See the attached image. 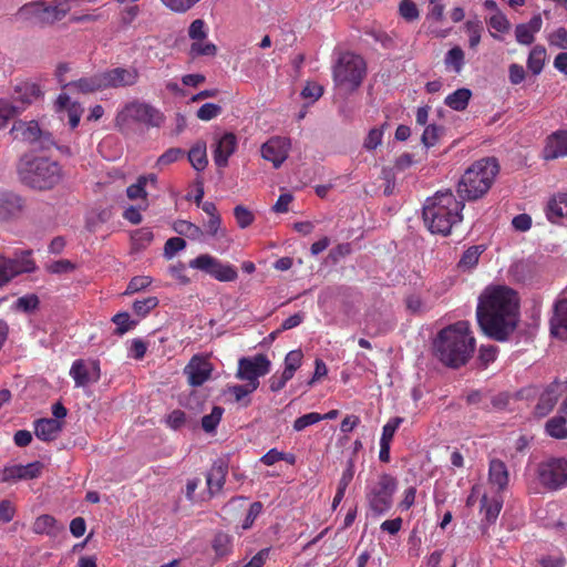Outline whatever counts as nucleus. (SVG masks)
Here are the masks:
<instances>
[{"label": "nucleus", "mask_w": 567, "mask_h": 567, "mask_svg": "<svg viewBox=\"0 0 567 567\" xmlns=\"http://www.w3.org/2000/svg\"><path fill=\"white\" fill-rule=\"evenodd\" d=\"M477 321L483 332L496 340L506 341L518 322V297L507 287L486 289L480 297L476 310Z\"/></svg>", "instance_id": "obj_1"}, {"label": "nucleus", "mask_w": 567, "mask_h": 567, "mask_svg": "<svg viewBox=\"0 0 567 567\" xmlns=\"http://www.w3.org/2000/svg\"><path fill=\"white\" fill-rule=\"evenodd\" d=\"M475 338L467 321H457L443 328L433 341L434 355L446 367L465 365L475 350Z\"/></svg>", "instance_id": "obj_2"}, {"label": "nucleus", "mask_w": 567, "mask_h": 567, "mask_svg": "<svg viewBox=\"0 0 567 567\" xmlns=\"http://www.w3.org/2000/svg\"><path fill=\"white\" fill-rule=\"evenodd\" d=\"M464 200H457L451 190L437 192L423 206V220L432 234L447 236L463 219Z\"/></svg>", "instance_id": "obj_3"}, {"label": "nucleus", "mask_w": 567, "mask_h": 567, "mask_svg": "<svg viewBox=\"0 0 567 567\" xmlns=\"http://www.w3.org/2000/svg\"><path fill=\"white\" fill-rule=\"evenodd\" d=\"M17 172L22 184L38 190L51 189L62 178L60 164L44 156H22Z\"/></svg>", "instance_id": "obj_4"}, {"label": "nucleus", "mask_w": 567, "mask_h": 567, "mask_svg": "<svg viewBox=\"0 0 567 567\" xmlns=\"http://www.w3.org/2000/svg\"><path fill=\"white\" fill-rule=\"evenodd\" d=\"M499 172L495 157L476 161L463 174L457 184V194L463 200H475L484 196Z\"/></svg>", "instance_id": "obj_5"}, {"label": "nucleus", "mask_w": 567, "mask_h": 567, "mask_svg": "<svg viewBox=\"0 0 567 567\" xmlns=\"http://www.w3.org/2000/svg\"><path fill=\"white\" fill-rule=\"evenodd\" d=\"M365 69L361 56L350 52L342 53L333 66V81L337 85L355 90L363 81Z\"/></svg>", "instance_id": "obj_6"}, {"label": "nucleus", "mask_w": 567, "mask_h": 567, "mask_svg": "<svg viewBox=\"0 0 567 567\" xmlns=\"http://www.w3.org/2000/svg\"><path fill=\"white\" fill-rule=\"evenodd\" d=\"M164 121L163 114L154 106L142 103L132 102L127 104L116 115V126L120 128L126 126L130 122L142 123L147 126L158 127Z\"/></svg>", "instance_id": "obj_7"}, {"label": "nucleus", "mask_w": 567, "mask_h": 567, "mask_svg": "<svg viewBox=\"0 0 567 567\" xmlns=\"http://www.w3.org/2000/svg\"><path fill=\"white\" fill-rule=\"evenodd\" d=\"M396 487L398 481L384 473L379 477L378 483L369 489L367 501L375 515H382L390 511Z\"/></svg>", "instance_id": "obj_8"}, {"label": "nucleus", "mask_w": 567, "mask_h": 567, "mask_svg": "<svg viewBox=\"0 0 567 567\" xmlns=\"http://www.w3.org/2000/svg\"><path fill=\"white\" fill-rule=\"evenodd\" d=\"M537 478L549 491H557L567 484V458L550 457L537 465Z\"/></svg>", "instance_id": "obj_9"}, {"label": "nucleus", "mask_w": 567, "mask_h": 567, "mask_svg": "<svg viewBox=\"0 0 567 567\" xmlns=\"http://www.w3.org/2000/svg\"><path fill=\"white\" fill-rule=\"evenodd\" d=\"M31 254V250H24L17 254L14 258L0 256V287L21 274L35 270V262Z\"/></svg>", "instance_id": "obj_10"}, {"label": "nucleus", "mask_w": 567, "mask_h": 567, "mask_svg": "<svg viewBox=\"0 0 567 567\" xmlns=\"http://www.w3.org/2000/svg\"><path fill=\"white\" fill-rule=\"evenodd\" d=\"M189 267L202 270L218 281H235L238 277L236 268L230 265L221 264L217 258L203 254L189 261Z\"/></svg>", "instance_id": "obj_11"}, {"label": "nucleus", "mask_w": 567, "mask_h": 567, "mask_svg": "<svg viewBox=\"0 0 567 567\" xmlns=\"http://www.w3.org/2000/svg\"><path fill=\"white\" fill-rule=\"evenodd\" d=\"M271 363L265 354H256L254 357H244L238 361V370L236 377L247 383L259 386V378L269 373Z\"/></svg>", "instance_id": "obj_12"}, {"label": "nucleus", "mask_w": 567, "mask_h": 567, "mask_svg": "<svg viewBox=\"0 0 567 567\" xmlns=\"http://www.w3.org/2000/svg\"><path fill=\"white\" fill-rule=\"evenodd\" d=\"M70 375L76 388L96 383L101 377L100 363L96 360H75L70 369Z\"/></svg>", "instance_id": "obj_13"}, {"label": "nucleus", "mask_w": 567, "mask_h": 567, "mask_svg": "<svg viewBox=\"0 0 567 567\" xmlns=\"http://www.w3.org/2000/svg\"><path fill=\"white\" fill-rule=\"evenodd\" d=\"M103 90L134 85L138 80V71L134 68H114L100 72Z\"/></svg>", "instance_id": "obj_14"}, {"label": "nucleus", "mask_w": 567, "mask_h": 567, "mask_svg": "<svg viewBox=\"0 0 567 567\" xmlns=\"http://www.w3.org/2000/svg\"><path fill=\"white\" fill-rule=\"evenodd\" d=\"M291 148V142L287 137L274 136L261 145V157L272 163L275 168H279L288 158Z\"/></svg>", "instance_id": "obj_15"}, {"label": "nucleus", "mask_w": 567, "mask_h": 567, "mask_svg": "<svg viewBox=\"0 0 567 567\" xmlns=\"http://www.w3.org/2000/svg\"><path fill=\"white\" fill-rule=\"evenodd\" d=\"M237 147V137L234 133L227 132L215 138L213 145V158L215 164L223 168L228 165L229 157L235 153Z\"/></svg>", "instance_id": "obj_16"}, {"label": "nucleus", "mask_w": 567, "mask_h": 567, "mask_svg": "<svg viewBox=\"0 0 567 567\" xmlns=\"http://www.w3.org/2000/svg\"><path fill=\"white\" fill-rule=\"evenodd\" d=\"M567 392V381L560 382L555 380L542 393L538 403L536 404V412L540 416L547 415L556 405L558 398Z\"/></svg>", "instance_id": "obj_17"}, {"label": "nucleus", "mask_w": 567, "mask_h": 567, "mask_svg": "<svg viewBox=\"0 0 567 567\" xmlns=\"http://www.w3.org/2000/svg\"><path fill=\"white\" fill-rule=\"evenodd\" d=\"M212 371V364L198 355H194L184 369L192 386L204 384L209 379Z\"/></svg>", "instance_id": "obj_18"}, {"label": "nucleus", "mask_w": 567, "mask_h": 567, "mask_svg": "<svg viewBox=\"0 0 567 567\" xmlns=\"http://www.w3.org/2000/svg\"><path fill=\"white\" fill-rule=\"evenodd\" d=\"M24 208V200L12 192L0 193V220L8 221L21 216Z\"/></svg>", "instance_id": "obj_19"}, {"label": "nucleus", "mask_w": 567, "mask_h": 567, "mask_svg": "<svg viewBox=\"0 0 567 567\" xmlns=\"http://www.w3.org/2000/svg\"><path fill=\"white\" fill-rule=\"evenodd\" d=\"M43 465L41 462H32L27 465H12L4 467L1 473V480L3 482L17 481V480H32L41 474Z\"/></svg>", "instance_id": "obj_20"}, {"label": "nucleus", "mask_w": 567, "mask_h": 567, "mask_svg": "<svg viewBox=\"0 0 567 567\" xmlns=\"http://www.w3.org/2000/svg\"><path fill=\"white\" fill-rule=\"evenodd\" d=\"M550 332L553 336L567 340V295L558 299L554 307V315L550 319Z\"/></svg>", "instance_id": "obj_21"}, {"label": "nucleus", "mask_w": 567, "mask_h": 567, "mask_svg": "<svg viewBox=\"0 0 567 567\" xmlns=\"http://www.w3.org/2000/svg\"><path fill=\"white\" fill-rule=\"evenodd\" d=\"M567 156V131H558L547 137L544 158L547 161Z\"/></svg>", "instance_id": "obj_22"}, {"label": "nucleus", "mask_w": 567, "mask_h": 567, "mask_svg": "<svg viewBox=\"0 0 567 567\" xmlns=\"http://www.w3.org/2000/svg\"><path fill=\"white\" fill-rule=\"evenodd\" d=\"M543 25L542 16L535 14L527 23H519L515 27V39L519 44L530 45L535 41L534 34L540 31Z\"/></svg>", "instance_id": "obj_23"}, {"label": "nucleus", "mask_w": 567, "mask_h": 567, "mask_svg": "<svg viewBox=\"0 0 567 567\" xmlns=\"http://www.w3.org/2000/svg\"><path fill=\"white\" fill-rule=\"evenodd\" d=\"M61 431L62 423L55 419H39L34 422L35 436L41 441H54Z\"/></svg>", "instance_id": "obj_24"}, {"label": "nucleus", "mask_w": 567, "mask_h": 567, "mask_svg": "<svg viewBox=\"0 0 567 567\" xmlns=\"http://www.w3.org/2000/svg\"><path fill=\"white\" fill-rule=\"evenodd\" d=\"M42 95V91L37 83L33 82H21L14 86L13 100L14 102H20L21 107L24 109L25 105H29L37 101Z\"/></svg>", "instance_id": "obj_25"}, {"label": "nucleus", "mask_w": 567, "mask_h": 567, "mask_svg": "<svg viewBox=\"0 0 567 567\" xmlns=\"http://www.w3.org/2000/svg\"><path fill=\"white\" fill-rule=\"evenodd\" d=\"M11 131L16 134V138H20L33 147L38 136H40L41 128L37 121H18L13 124Z\"/></svg>", "instance_id": "obj_26"}, {"label": "nucleus", "mask_w": 567, "mask_h": 567, "mask_svg": "<svg viewBox=\"0 0 567 567\" xmlns=\"http://www.w3.org/2000/svg\"><path fill=\"white\" fill-rule=\"evenodd\" d=\"M63 89L74 90L75 92L83 94L103 91L100 73L68 82V84H63Z\"/></svg>", "instance_id": "obj_27"}, {"label": "nucleus", "mask_w": 567, "mask_h": 567, "mask_svg": "<svg viewBox=\"0 0 567 567\" xmlns=\"http://www.w3.org/2000/svg\"><path fill=\"white\" fill-rule=\"evenodd\" d=\"M42 0L31 1L22 7L14 13L13 18L17 21L35 22L42 24Z\"/></svg>", "instance_id": "obj_28"}, {"label": "nucleus", "mask_w": 567, "mask_h": 567, "mask_svg": "<svg viewBox=\"0 0 567 567\" xmlns=\"http://www.w3.org/2000/svg\"><path fill=\"white\" fill-rule=\"evenodd\" d=\"M63 529V526L58 525L56 519L48 514L40 515L35 518L32 530L38 535L55 536Z\"/></svg>", "instance_id": "obj_29"}, {"label": "nucleus", "mask_w": 567, "mask_h": 567, "mask_svg": "<svg viewBox=\"0 0 567 567\" xmlns=\"http://www.w3.org/2000/svg\"><path fill=\"white\" fill-rule=\"evenodd\" d=\"M489 482L504 489L508 484V471L505 463L501 460H492L489 463Z\"/></svg>", "instance_id": "obj_30"}, {"label": "nucleus", "mask_w": 567, "mask_h": 567, "mask_svg": "<svg viewBox=\"0 0 567 567\" xmlns=\"http://www.w3.org/2000/svg\"><path fill=\"white\" fill-rule=\"evenodd\" d=\"M227 475V467L223 464H214L210 471L206 475V482L209 493L213 495L219 492L225 483Z\"/></svg>", "instance_id": "obj_31"}, {"label": "nucleus", "mask_w": 567, "mask_h": 567, "mask_svg": "<svg viewBox=\"0 0 567 567\" xmlns=\"http://www.w3.org/2000/svg\"><path fill=\"white\" fill-rule=\"evenodd\" d=\"M472 92L468 89H457L445 97V104L454 111H463L467 107Z\"/></svg>", "instance_id": "obj_32"}, {"label": "nucleus", "mask_w": 567, "mask_h": 567, "mask_svg": "<svg viewBox=\"0 0 567 567\" xmlns=\"http://www.w3.org/2000/svg\"><path fill=\"white\" fill-rule=\"evenodd\" d=\"M188 159L194 169L200 172L207 166L206 143L197 142L188 152Z\"/></svg>", "instance_id": "obj_33"}, {"label": "nucleus", "mask_w": 567, "mask_h": 567, "mask_svg": "<svg viewBox=\"0 0 567 567\" xmlns=\"http://www.w3.org/2000/svg\"><path fill=\"white\" fill-rule=\"evenodd\" d=\"M546 60V49L543 45H535L529 52L527 68L534 74L538 75L543 71Z\"/></svg>", "instance_id": "obj_34"}, {"label": "nucleus", "mask_w": 567, "mask_h": 567, "mask_svg": "<svg viewBox=\"0 0 567 567\" xmlns=\"http://www.w3.org/2000/svg\"><path fill=\"white\" fill-rule=\"evenodd\" d=\"M174 230L183 236L188 237L192 240L202 241L204 239V230L197 225L188 220H176L174 223Z\"/></svg>", "instance_id": "obj_35"}, {"label": "nucleus", "mask_w": 567, "mask_h": 567, "mask_svg": "<svg viewBox=\"0 0 567 567\" xmlns=\"http://www.w3.org/2000/svg\"><path fill=\"white\" fill-rule=\"evenodd\" d=\"M257 389L258 388H256V384H235L228 388V392L234 395L235 402L239 403L244 408H247L251 402L249 395Z\"/></svg>", "instance_id": "obj_36"}, {"label": "nucleus", "mask_w": 567, "mask_h": 567, "mask_svg": "<svg viewBox=\"0 0 567 567\" xmlns=\"http://www.w3.org/2000/svg\"><path fill=\"white\" fill-rule=\"evenodd\" d=\"M212 547L217 557H226L233 550V537L226 533L219 532L215 535Z\"/></svg>", "instance_id": "obj_37"}, {"label": "nucleus", "mask_w": 567, "mask_h": 567, "mask_svg": "<svg viewBox=\"0 0 567 567\" xmlns=\"http://www.w3.org/2000/svg\"><path fill=\"white\" fill-rule=\"evenodd\" d=\"M465 63L464 51L460 47H454L449 50L444 58V64L446 69L453 70L455 73H460Z\"/></svg>", "instance_id": "obj_38"}, {"label": "nucleus", "mask_w": 567, "mask_h": 567, "mask_svg": "<svg viewBox=\"0 0 567 567\" xmlns=\"http://www.w3.org/2000/svg\"><path fill=\"white\" fill-rule=\"evenodd\" d=\"M546 432L551 437L563 440L567 437L566 417L564 415H557L551 417L546 423Z\"/></svg>", "instance_id": "obj_39"}, {"label": "nucleus", "mask_w": 567, "mask_h": 567, "mask_svg": "<svg viewBox=\"0 0 567 567\" xmlns=\"http://www.w3.org/2000/svg\"><path fill=\"white\" fill-rule=\"evenodd\" d=\"M554 217H567V194L554 198L548 206V218L553 221Z\"/></svg>", "instance_id": "obj_40"}, {"label": "nucleus", "mask_w": 567, "mask_h": 567, "mask_svg": "<svg viewBox=\"0 0 567 567\" xmlns=\"http://www.w3.org/2000/svg\"><path fill=\"white\" fill-rule=\"evenodd\" d=\"M223 413L224 409L221 406H214L209 414L202 417L203 430L207 433L214 432L221 420Z\"/></svg>", "instance_id": "obj_41"}, {"label": "nucleus", "mask_w": 567, "mask_h": 567, "mask_svg": "<svg viewBox=\"0 0 567 567\" xmlns=\"http://www.w3.org/2000/svg\"><path fill=\"white\" fill-rule=\"evenodd\" d=\"M443 132L444 128L442 126L435 124L427 125L421 137L422 144L426 148L434 146L443 135Z\"/></svg>", "instance_id": "obj_42"}, {"label": "nucleus", "mask_w": 567, "mask_h": 567, "mask_svg": "<svg viewBox=\"0 0 567 567\" xmlns=\"http://www.w3.org/2000/svg\"><path fill=\"white\" fill-rule=\"evenodd\" d=\"M482 511L485 513V518L488 523H494L499 515L502 504L498 501H488L486 496H483L481 501Z\"/></svg>", "instance_id": "obj_43"}, {"label": "nucleus", "mask_w": 567, "mask_h": 567, "mask_svg": "<svg viewBox=\"0 0 567 567\" xmlns=\"http://www.w3.org/2000/svg\"><path fill=\"white\" fill-rule=\"evenodd\" d=\"M483 252V249L480 246H472L468 249H466L458 262V266L461 268H472L478 262V258L481 254Z\"/></svg>", "instance_id": "obj_44"}, {"label": "nucleus", "mask_w": 567, "mask_h": 567, "mask_svg": "<svg viewBox=\"0 0 567 567\" xmlns=\"http://www.w3.org/2000/svg\"><path fill=\"white\" fill-rule=\"evenodd\" d=\"M217 53V47L214 43L206 42L203 43L200 41H195L190 45L189 54L193 58L205 55V56H215Z\"/></svg>", "instance_id": "obj_45"}, {"label": "nucleus", "mask_w": 567, "mask_h": 567, "mask_svg": "<svg viewBox=\"0 0 567 567\" xmlns=\"http://www.w3.org/2000/svg\"><path fill=\"white\" fill-rule=\"evenodd\" d=\"M162 3L175 13H185L193 9L200 0H161Z\"/></svg>", "instance_id": "obj_46"}, {"label": "nucleus", "mask_w": 567, "mask_h": 567, "mask_svg": "<svg viewBox=\"0 0 567 567\" xmlns=\"http://www.w3.org/2000/svg\"><path fill=\"white\" fill-rule=\"evenodd\" d=\"M39 305V297L34 293H29L17 299L16 309L30 313L37 310Z\"/></svg>", "instance_id": "obj_47"}, {"label": "nucleus", "mask_w": 567, "mask_h": 567, "mask_svg": "<svg viewBox=\"0 0 567 567\" xmlns=\"http://www.w3.org/2000/svg\"><path fill=\"white\" fill-rule=\"evenodd\" d=\"M497 350L495 346H481L477 357L480 368L485 369L489 363L494 362L497 357Z\"/></svg>", "instance_id": "obj_48"}, {"label": "nucleus", "mask_w": 567, "mask_h": 567, "mask_svg": "<svg viewBox=\"0 0 567 567\" xmlns=\"http://www.w3.org/2000/svg\"><path fill=\"white\" fill-rule=\"evenodd\" d=\"M234 216L240 228L250 226L255 219L252 213L243 205H237L234 208Z\"/></svg>", "instance_id": "obj_49"}, {"label": "nucleus", "mask_w": 567, "mask_h": 567, "mask_svg": "<svg viewBox=\"0 0 567 567\" xmlns=\"http://www.w3.org/2000/svg\"><path fill=\"white\" fill-rule=\"evenodd\" d=\"M321 421V414L317 412H311L303 414L295 420L293 430L300 432L305 430L307 426L316 424Z\"/></svg>", "instance_id": "obj_50"}, {"label": "nucleus", "mask_w": 567, "mask_h": 567, "mask_svg": "<svg viewBox=\"0 0 567 567\" xmlns=\"http://www.w3.org/2000/svg\"><path fill=\"white\" fill-rule=\"evenodd\" d=\"M383 131L381 127H373L369 131L363 142V147L373 151L382 144Z\"/></svg>", "instance_id": "obj_51"}, {"label": "nucleus", "mask_w": 567, "mask_h": 567, "mask_svg": "<svg viewBox=\"0 0 567 567\" xmlns=\"http://www.w3.org/2000/svg\"><path fill=\"white\" fill-rule=\"evenodd\" d=\"M74 269L75 265L68 259H60L45 266L47 271L55 275L68 274L73 271Z\"/></svg>", "instance_id": "obj_52"}, {"label": "nucleus", "mask_w": 567, "mask_h": 567, "mask_svg": "<svg viewBox=\"0 0 567 567\" xmlns=\"http://www.w3.org/2000/svg\"><path fill=\"white\" fill-rule=\"evenodd\" d=\"M403 421L404 419L400 416H395L389 420L388 423L383 426L380 442L391 443L395 431Z\"/></svg>", "instance_id": "obj_53"}, {"label": "nucleus", "mask_w": 567, "mask_h": 567, "mask_svg": "<svg viewBox=\"0 0 567 567\" xmlns=\"http://www.w3.org/2000/svg\"><path fill=\"white\" fill-rule=\"evenodd\" d=\"M221 113V107L215 103L203 104L196 115L202 121H210Z\"/></svg>", "instance_id": "obj_54"}, {"label": "nucleus", "mask_w": 567, "mask_h": 567, "mask_svg": "<svg viewBox=\"0 0 567 567\" xmlns=\"http://www.w3.org/2000/svg\"><path fill=\"white\" fill-rule=\"evenodd\" d=\"M158 305V299L156 297H148L143 300H136L133 303V310L138 316H146L152 309H154Z\"/></svg>", "instance_id": "obj_55"}, {"label": "nucleus", "mask_w": 567, "mask_h": 567, "mask_svg": "<svg viewBox=\"0 0 567 567\" xmlns=\"http://www.w3.org/2000/svg\"><path fill=\"white\" fill-rule=\"evenodd\" d=\"M547 40L549 45L567 50V29L563 27L556 29L548 35Z\"/></svg>", "instance_id": "obj_56"}, {"label": "nucleus", "mask_w": 567, "mask_h": 567, "mask_svg": "<svg viewBox=\"0 0 567 567\" xmlns=\"http://www.w3.org/2000/svg\"><path fill=\"white\" fill-rule=\"evenodd\" d=\"M186 247V241L181 237H172L169 238L164 246V256L167 259L174 257V255Z\"/></svg>", "instance_id": "obj_57"}, {"label": "nucleus", "mask_w": 567, "mask_h": 567, "mask_svg": "<svg viewBox=\"0 0 567 567\" xmlns=\"http://www.w3.org/2000/svg\"><path fill=\"white\" fill-rule=\"evenodd\" d=\"M466 30L470 35V39H468L470 48L475 49L481 41L482 24L477 20L476 21L470 20L466 22Z\"/></svg>", "instance_id": "obj_58"}, {"label": "nucleus", "mask_w": 567, "mask_h": 567, "mask_svg": "<svg viewBox=\"0 0 567 567\" xmlns=\"http://www.w3.org/2000/svg\"><path fill=\"white\" fill-rule=\"evenodd\" d=\"M400 14L406 21H413L419 18L416 4L411 0H403L399 6Z\"/></svg>", "instance_id": "obj_59"}, {"label": "nucleus", "mask_w": 567, "mask_h": 567, "mask_svg": "<svg viewBox=\"0 0 567 567\" xmlns=\"http://www.w3.org/2000/svg\"><path fill=\"white\" fill-rule=\"evenodd\" d=\"M488 25L502 33H505L509 30L511 23L508 19L503 14L502 12L497 11L495 14H493L488 20Z\"/></svg>", "instance_id": "obj_60"}, {"label": "nucleus", "mask_w": 567, "mask_h": 567, "mask_svg": "<svg viewBox=\"0 0 567 567\" xmlns=\"http://www.w3.org/2000/svg\"><path fill=\"white\" fill-rule=\"evenodd\" d=\"M23 107L12 104L8 101H0V120L3 122L17 116Z\"/></svg>", "instance_id": "obj_61"}, {"label": "nucleus", "mask_w": 567, "mask_h": 567, "mask_svg": "<svg viewBox=\"0 0 567 567\" xmlns=\"http://www.w3.org/2000/svg\"><path fill=\"white\" fill-rule=\"evenodd\" d=\"M145 187L144 178H137L135 184H132L126 188V195L132 200L137 198L146 199L147 193Z\"/></svg>", "instance_id": "obj_62"}, {"label": "nucleus", "mask_w": 567, "mask_h": 567, "mask_svg": "<svg viewBox=\"0 0 567 567\" xmlns=\"http://www.w3.org/2000/svg\"><path fill=\"white\" fill-rule=\"evenodd\" d=\"M205 22L202 19L194 20L188 28V37L192 40L202 41L206 38Z\"/></svg>", "instance_id": "obj_63"}, {"label": "nucleus", "mask_w": 567, "mask_h": 567, "mask_svg": "<svg viewBox=\"0 0 567 567\" xmlns=\"http://www.w3.org/2000/svg\"><path fill=\"white\" fill-rule=\"evenodd\" d=\"M152 284V278L147 276H136L130 281L126 293H134L142 289H145Z\"/></svg>", "instance_id": "obj_64"}]
</instances>
